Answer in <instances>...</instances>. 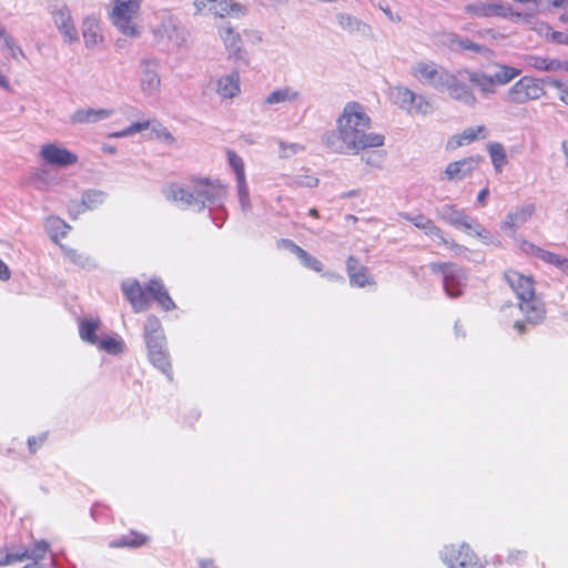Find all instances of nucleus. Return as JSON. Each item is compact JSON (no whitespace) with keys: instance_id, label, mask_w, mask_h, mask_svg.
<instances>
[{"instance_id":"24","label":"nucleus","mask_w":568,"mask_h":568,"mask_svg":"<svg viewBox=\"0 0 568 568\" xmlns=\"http://www.w3.org/2000/svg\"><path fill=\"white\" fill-rule=\"evenodd\" d=\"M240 92V73L237 71H232L231 73L217 79L216 93L222 99H233L239 95Z\"/></svg>"},{"instance_id":"8","label":"nucleus","mask_w":568,"mask_h":568,"mask_svg":"<svg viewBox=\"0 0 568 568\" xmlns=\"http://www.w3.org/2000/svg\"><path fill=\"white\" fill-rule=\"evenodd\" d=\"M545 94L542 82L531 77H523L506 93L505 101L511 104H524L538 100Z\"/></svg>"},{"instance_id":"58","label":"nucleus","mask_w":568,"mask_h":568,"mask_svg":"<svg viewBox=\"0 0 568 568\" xmlns=\"http://www.w3.org/2000/svg\"><path fill=\"white\" fill-rule=\"evenodd\" d=\"M568 72V61L559 59H550L549 72Z\"/></svg>"},{"instance_id":"41","label":"nucleus","mask_w":568,"mask_h":568,"mask_svg":"<svg viewBox=\"0 0 568 568\" xmlns=\"http://www.w3.org/2000/svg\"><path fill=\"white\" fill-rule=\"evenodd\" d=\"M106 199V193L99 190H90L83 193L82 195V204L89 209L93 210L101 205Z\"/></svg>"},{"instance_id":"22","label":"nucleus","mask_w":568,"mask_h":568,"mask_svg":"<svg viewBox=\"0 0 568 568\" xmlns=\"http://www.w3.org/2000/svg\"><path fill=\"white\" fill-rule=\"evenodd\" d=\"M534 212L535 206L531 204L518 207L515 211L509 212L505 221L501 223V229L504 231L509 230L510 235L513 236L516 230L523 226L531 217Z\"/></svg>"},{"instance_id":"28","label":"nucleus","mask_w":568,"mask_h":568,"mask_svg":"<svg viewBox=\"0 0 568 568\" xmlns=\"http://www.w3.org/2000/svg\"><path fill=\"white\" fill-rule=\"evenodd\" d=\"M466 79L469 80L470 83L476 85L479 91L485 97H489L496 93V89L491 83V80L488 77V73L481 71H474L469 69H464Z\"/></svg>"},{"instance_id":"6","label":"nucleus","mask_w":568,"mask_h":568,"mask_svg":"<svg viewBox=\"0 0 568 568\" xmlns=\"http://www.w3.org/2000/svg\"><path fill=\"white\" fill-rule=\"evenodd\" d=\"M409 73L422 85L442 92L452 71L433 60H419L410 65Z\"/></svg>"},{"instance_id":"11","label":"nucleus","mask_w":568,"mask_h":568,"mask_svg":"<svg viewBox=\"0 0 568 568\" xmlns=\"http://www.w3.org/2000/svg\"><path fill=\"white\" fill-rule=\"evenodd\" d=\"M430 267L434 272L443 274L444 290L447 296L455 298L463 294L467 281L463 268L450 263H433Z\"/></svg>"},{"instance_id":"51","label":"nucleus","mask_w":568,"mask_h":568,"mask_svg":"<svg viewBox=\"0 0 568 568\" xmlns=\"http://www.w3.org/2000/svg\"><path fill=\"white\" fill-rule=\"evenodd\" d=\"M527 63L536 70L549 72L550 58L528 55Z\"/></svg>"},{"instance_id":"7","label":"nucleus","mask_w":568,"mask_h":568,"mask_svg":"<svg viewBox=\"0 0 568 568\" xmlns=\"http://www.w3.org/2000/svg\"><path fill=\"white\" fill-rule=\"evenodd\" d=\"M390 97L396 105L410 115H427L434 111V102L430 98L407 87L397 85L392 88Z\"/></svg>"},{"instance_id":"27","label":"nucleus","mask_w":568,"mask_h":568,"mask_svg":"<svg viewBox=\"0 0 568 568\" xmlns=\"http://www.w3.org/2000/svg\"><path fill=\"white\" fill-rule=\"evenodd\" d=\"M211 12L221 18H240L244 14V7L234 0H213Z\"/></svg>"},{"instance_id":"53","label":"nucleus","mask_w":568,"mask_h":568,"mask_svg":"<svg viewBox=\"0 0 568 568\" xmlns=\"http://www.w3.org/2000/svg\"><path fill=\"white\" fill-rule=\"evenodd\" d=\"M526 551L524 550H510L507 555L505 562L509 566H521L526 558Z\"/></svg>"},{"instance_id":"1","label":"nucleus","mask_w":568,"mask_h":568,"mask_svg":"<svg viewBox=\"0 0 568 568\" xmlns=\"http://www.w3.org/2000/svg\"><path fill=\"white\" fill-rule=\"evenodd\" d=\"M371 125L365 106L349 101L337 116L335 129L325 132L321 141L334 154H358L363 150L384 145V135L369 132Z\"/></svg>"},{"instance_id":"43","label":"nucleus","mask_w":568,"mask_h":568,"mask_svg":"<svg viewBox=\"0 0 568 568\" xmlns=\"http://www.w3.org/2000/svg\"><path fill=\"white\" fill-rule=\"evenodd\" d=\"M459 36L454 32H440L434 36V43L456 51Z\"/></svg>"},{"instance_id":"23","label":"nucleus","mask_w":568,"mask_h":568,"mask_svg":"<svg viewBox=\"0 0 568 568\" xmlns=\"http://www.w3.org/2000/svg\"><path fill=\"white\" fill-rule=\"evenodd\" d=\"M148 297L155 301L164 311H172L175 308V303L170 297L164 284L153 278L146 284Z\"/></svg>"},{"instance_id":"60","label":"nucleus","mask_w":568,"mask_h":568,"mask_svg":"<svg viewBox=\"0 0 568 568\" xmlns=\"http://www.w3.org/2000/svg\"><path fill=\"white\" fill-rule=\"evenodd\" d=\"M17 552H6L0 549V567L9 566L13 562L19 561L17 558Z\"/></svg>"},{"instance_id":"48","label":"nucleus","mask_w":568,"mask_h":568,"mask_svg":"<svg viewBox=\"0 0 568 568\" xmlns=\"http://www.w3.org/2000/svg\"><path fill=\"white\" fill-rule=\"evenodd\" d=\"M424 232L428 237L438 244H449V240L444 236V232L433 221L427 225Z\"/></svg>"},{"instance_id":"39","label":"nucleus","mask_w":568,"mask_h":568,"mask_svg":"<svg viewBox=\"0 0 568 568\" xmlns=\"http://www.w3.org/2000/svg\"><path fill=\"white\" fill-rule=\"evenodd\" d=\"M520 248L526 254L532 255L547 264L551 263L552 256L555 254L550 251L538 247L528 241H523V243L520 244Z\"/></svg>"},{"instance_id":"16","label":"nucleus","mask_w":568,"mask_h":568,"mask_svg":"<svg viewBox=\"0 0 568 568\" xmlns=\"http://www.w3.org/2000/svg\"><path fill=\"white\" fill-rule=\"evenodd\" d=\"M121 288L135 313L144 312L150 307L146 287L143 288L139 281L126 280Z\"/></svg>"},{"instance_id":"31","label":"nucleus","mask_w":568,"mask_h":568,"mask_svg":"<svg viewBox=\"0 0 568 568\" xmlns=\"http://www.w3.org/2000/svg\"><path fill=\"white\" fill-rule=\"evenodd\" d=\"M300 98V92L291 87L277 88L266 95L264 103L268 105L294 102Z\"/></svg>"},{"instance_id":"38","label":"nucleus","mask_w":568,"mask_h":568,"mask_svg":"<svg viewBox=\"0 0 568 568\" xmlns=\"http://www.w3.org/2000/svg\"><path fill=\"white\" fill-rule=\"evenodd\" d=\"M488 152L495 171L500 173L507 164V154L504 145L498 142L489 143Z\"/></svg>"},{"instance_id":"20","label":"nucleus","mask_w":568,"mask_h":568,"mask_svg":"<svg viewBox=\"0 0 568 568\" xmlns=\"http://www.w3.org/2000/svg\"><path fill=\"white\" fill-rule=\"evenodd\" d=\"M111 109L80 108L70 115L72 124H93L113 115Z\"/></svg>"},{"instance_id":"35","label":"nucleus","mask_w":568,"mask_h":568,"mask_svg":"<svg viewBox=\"0 0 568 568\" xmlns=\"http://www.w3.org/2000/svg\"><path fill=\"white\" fill-rule=\"evenodd\" d=\"M148 540V537L139 534L136 531H130L126 535H123L112 541H110L109 547L111 548H123V547H130V548H136L145 544Z\"/></svg>"},{"instance_id":"18","label":"nucleus","mask_w":568,"mask_h":568,"mask_svg":"<svg viewBox=\"0 0 568 568\" xmlns=\"http://www.w3.org/2000/svg\"><path fill=\"white\" fill-rule=\"evenodd\" d=\"M146 347L149 359L152 365L161 371L170 381H172V366L166 348V341H164V343H150L146 344Z\"/></svg>"},{"instance_id":"21","label":"nucleus","mask_w":568,"mask_h":568,"mask_svg":"<svg viewBox=\"0 0 568 568\" xmlns=\"http://www.w3.org/2000/svg\"><path fill=\"white\" fill-rule=\"evenodd\" d=\"M480 158L469 156L452 162L445 170V176L450 181H460L470 176L476 169Z\"/></svg>"},{"instance_id":"30","label":"nucleus","mask_w":568,"mask_h":568,"mask_svg":"<svg viewBox=\"0 0 568 568\" xmlns=\"http://www.w3.org/2000/svg\"><path fill=\"white\" fill-rule=\"evenodd\" d=\"M82 36L87 48H93L102 41L100 26L95 18L89 17L83 21Z\"/></svg>"},{"instance_id":"63","label":"nucleus","mask_w":568,"mask_h":568,"mask_svg":"<svg viewBox=\"0 0 568 568\" xmlns=\"http://www.w3.org/2000/svg\"><path fill=\"white\" fill-rule=\"evenodd\" d=\"M150 125H151V121H143V122H134L129 128L132 130L133 134H135L138 132L149 129Z\"/></svg>"},{"instance_id":"56","label":"nucleus","mask_w":568,"mask_h":568,"mask_svg":"<svg viewBox=\"0 0 568 568\" xmlns=\"http://www.w3.org/2000/svg\"><path fill=\"white\" fill-rule=\"evenodd\" d=\"M47 439V435L45 434H41L40 436H30L28 438V447H29V450L30 453H36L41 446L42 444L45 442Z\"/></svg>"},{"instance_id":"61","label":"nucleus","mask_w":568,"mask_h":568,"mask_svg":"<svg viewBox=\"0 0 568 568\" xmlns=\"http://www.w3.org/2000/svg\"><path fill=\"white\" fill-rule=\"evenodd\" d=\"M213 4V0H195L194 7L197 13H202L204 11L211 12V7Z\"/></svg>"},{"instance_id":"62","label":"nucleus","mask_w":568,"mask_h":568,"mask_svg":"<svg viewBox=\"0 0 568 568\" xmlns=\"http://www.w3.org/2000/svg\"><path fill=\"white\" fill-rule=\"evenodd\" d=\"M362 160L366 162V164L368 165H372V166H378L382 162V155H376V154H369V155H364L362 156Z\"/></svg>"},{"instance_id":"10","label":"nucleus","mask_w":568,"mask_h":568,"mask_svg":"<svg viewBox=\"0 0 568 568\" xmlns=\"http://www.w3.org/2000/svg\"><path fill=\"white\" fill-rule=\"evenodd\" d=\"M439 556L448 568H484L467 544L447 545L440 550Z\"/></svg>"},{"instance_id":"4","label":"nucleus","mask_w":568,"mask_h":568,"mask_svg":"<svg viewBox=\"0 0 568 568\" xmlns=\"http://www.w3.org/2000/svg\"><path fill=\"white\" fill-rule=\"evenodd\" d=\"M140 10L139 0H113L109 18L120 33L138 39L142 34L141 28L135 22Z\"/></svg>"},{"instance_id":"34","label":"nucleus","mask_w":568,"mask_h":568,"mask_svg":"<svg viewBox=\"0 0 568 568\" xmlns=\"http://www.w3.org/2000/svg\"><path fill=\"white\" fill-rule=\"evenodd\" d=\"M61 250H62L64 256L71 263H73L74 265H77L81 268L91 270L97 266L95 261L89 255L82 254V253L78 252L77 250L64 246V245L61 246Z\"/></svg>"},{"instance_id":"55","label":"nucleus","mask_w":568,"mask_h":568,"mask_svg":"<svg viewBox=\"0 0 568 568\" xmlns=\"http://www.w3.org/2000/svg\"><path fill=\"white\" fill-rule=\"evenodd\" d=\"M280 149H281V156L287 158L292 154H296L297 152L302 151L303 148L297 143H285L280 142Z\"/></svg>"},{"instance_id":"45","label":"nucleus","mask_w":568,"mask_h":568,"mask_svg":"<svg viewBox=\"0 0 568 568\" xmlns=\"http://www.w3.org/2000/svg\"><path fill=\"white\" fill-rule=\"evenodd\" d=\"M480 135L481 138L486 136V128L484 125L469 126L460 134L458 145L470 143L477 140Z\"/></svg>"},{"instance_id":"19","label":"nucleus","mask_w":568,"mask_h":568,"mask_svg":"<svg viewBox=\"0 0 568 568\" xmlns=\"http://www.w3.org/2000/svg\"><path fill=\"white\" fill-rule=\"evenodd\" d=\"M346 272L352 286L363 288L375 284L368 268L361 264L358 258L353 255H351L346 261Z\"/></svg>"},{"instance_id":"59","label":"nucleus","mask_w":568,"mask_h":568,"mask_svg":"<svg viewBox=\"0 0 568 568\" xmlns=\"http://www.w3.org/2000/svg\"><path fill=\"white\" fill-rule=\"evenodd\" d=\"M540 81L542 82V85L546 84V85L557 89L559 91V94L562 93V91L566 89V85L568 84V81L564 82L561 80H557V79H552V78H545V79H541Z\"/></svg>"},{"instance_id":"57","label":"nucleus","mask_w":568,"mask_h":568,"mask_svg":"<svg viewBox=\"0 0 568 568\" xmlns=\"http://www.w3.org/2000/svg\"><path fill=\"white\" fill-rule=\"evenodd\" d=\"M550 265H554L559 271L568 275V258L559 254H554Z\"/></svg>"},{"instance_id":"42","label":"nucleus","mask_w":568,"mask_h":568,"mask_svg":"<svg viewBox=\"0 0 568 568\" xmlns=\"http://www.w3.org/2000/svg\"><path fill=\"white\" fill-rule=\"evenodd\" d=\"M237 199L243 212H248L252 209L250 190L246 179L236 181Z\"/></svg>"},{"instance_id":"52","label":"nucleus","mask_w":568,"mask_h":568,"mask_svg":"<svg viewBox=\"0 0 568 568\" xmlns=\"http://www.w3.org/2000/svg\"><path fill=\"white\" fill-rule=\"evenodd\" d=\"M545 29L547 30L546 39L548 41L555 42L557 44L568 45V33L554 31L548 24H545Z\"/></svg>"},{"instance_id":"54","label":"nucleus","mask_w":568,"mask_h":568,"mask_svg":"<svg viewBox=\"0 0 568 568\" xmlns=\"http://www.w3.org/2000/svg\"><path fill=\"white\" fill-rule=\"evenodd\" d=\"M277 247L278 248H285L290 251L291 253L295 254L297 257L303 253V248L295 244L292 240L288 239H281L277 241Z\"/></svg>"},{"instance_id":"50","label":"nucleus","mask_w":568,"mask_h":568,"mask_svg":"<svg viewBox=\"0 0 568 568\" xmlns=\"http://www.w3.org/2000/svg\"><path fill=\"white\" fill-rule=\"evenodd\" d=\"M400 216L413 223L417 229L425 231L432 220L423 214L412 215L410 213H402Z\"/></svg>"},{"instance_id":"36","label":"nucleus","mask_w":568,"mask_h":568,"mask_svg":"<svg viewBox=\"0 0 568 568\" xmlns=\"http://www.w3.org/2000/svg\"><path fill=\"white\" fill-rule=\"evenodd\" d=\"M45 230L49 233L50 237L58 242L59 239L65 237L70 226L62 219L58 216H50L45 221Z\"/></svg>"},{"instance_id":"3","label":"nucleus","mask_w":568,"mask_h":568,"mask_svg":"<svg viewBox=\"0 0 568 568\" xmlns=\"http://www.w3.org/2000/svg\"><path fill=\"white\" fill-rule=\"evenodd\" d=\"M504 277L518 298V305L506 304L500 313L505 321L511 322L519 335L542 322L546 308L542 300L536 295L535 281L530 275L515 270L505 272Z\"/></svg>"},{"instance_id":"32","label":"nucleus","mask_w":568,"mask_h":568,"mask_svg":"<svg viewBox=\"0 0 568 568\" xmlns=\"http://www.w3.org/2000/svg\"><path fill=\"white\" fill-rule=\"evenodd\" d=\"M50 549L49 544L45 540H37L31 548L24 549L23 551H17L16 558L19 561L30 559L34 561V565L40 564Z\"/></svg>"},{"instance_id":"49","label":"nucleus","mask_w":568,"mask_h":568,"mask_svg":"<svg viewBox=\"0 0 568 568\" xmlns=\"http://www.w3.org/2000/svg\"><path fill=\"white\" fill-rule=\"evenodd\" d=\"M298 260L301 261V263H302L305 267H307V268H310V270H312V271H314V272L320 273V272H322V271H323V264H322V262H321L318 258H316L315 256H313V255H311L310 253H307L305 250H304V251H303V253L298 256Z\"/></svg>"},{"instance_id":"13","label":"nucleus","mask_w":568,"mask_h":568,"mask_svg":"<svg viewBox=\"0 0 568 568\" xmlns=\"http://www.w3.org/2000/svg\"><path fill=\"white\" fill-rule=\"evenodd\" d=\"M159 60L144 58L139 65L140 87L145 97H154L160 92L161 78Z\"/></svg>"},{"instance_id":"40","label":"nucleus","mask_w":568,"mask_h":568,"mask_svg":"<svg viewBox=\"0 0 568 568\" xmlns=\"http://www.w3.org/2000/svg\"><path fill=\"white\" fill-rule=\"evenodd\" d=\"M124 347V342L120 337H106L99 342V348L111 355L123 353Z\"/></svg>"},{"instance_id":"26","label":"nucleus","mask_w":568,"mask_h":568,"mask_svg":"<svg viewBox=\"0 0 568 568\" xmlns=\"http://www.w3.org/2000/svg\"><path fill=\"white\" fill-rule=\"evenodd\" d=\"M336 19L338 26L351 34H359L365 37L368 36L372 31L371 26L352 14L341 12L337 13Z\"/></svg>"},{"instance_id":"15","label":"nucleus","mask_w":568,"mask_h":568,"mask_svg":"<svg viewBox=\"0 0 568 568\" xmlns=\"http://www.w3.org/2000/svg\"><path fill=\"white\" fill-rule=\"evenodd\" d=\"M153 33L155 37H166L175 45L184 44L187 39V31L184 26L179 18L170 13L162 17L160 26L153 29Z\"/></svg>"},{"instance_id":"2","label":"nucleus","mask_w":568,"mask_h":568,"mask_svg":"<svg viewBox=\"0 0 568 568\" xmlns=\"http://www.w3.org/2000/svg\"><path fill=\"white\" fill-rule=\"evenodd\" d=\"M165 199L181 210L213 213L212 222L221 227L225 221L224 202L226 187L217 180L192 176L182 182L170 183L163 187Z\"/></svg>"},{"instance_id":"5","label":"nucleus","mask_w":568,"mask_h":568,"mask_svg":"<svg viewBox=\"0 0 568 568\" xmlns=\"http://www.w3.org/2000/svg\"><path fill=\"white\" fill-rule=\"evenodd\" d=\"M438 216L449 225L479 237L485 244L493 242V236L475 217L469 216L456 205L445 204L438 209Z\"/></svg>"},{"instance_id":"37","label":"nucleus","mask_w":568,"mask_h":568,"mask_svg":"<svg viewBox=\"0 0 568 568\" xmlns=\"http://www.w3.org/2000/svg\"><path fill=\"white\" fill-rule=\"evenodd\" d=\"M100 321L98 318L81 320L79 323L80 337L89 344H97L98 337L95 332L98 331Z\"/></svg>"},{"instance_id":"17","label":"nucleus","mask_w":568,"mask_h":568,"mask_svg":"<svg viewBox=\"0 0 568 568\" xmlns=\"http://www.w3.org/2000/svg\"><path fill=\"white\" fill-rule=\"evenodd\" d=\"M41 158L49 164L57 166H69L78 161V156L55 143H48L41 146Z\"/></svg>"},{"instance_id":"29","label":"nucleus","mask_w":568,"mask_h":568,"mask_svg":"<svg viewBox=\"0 0 568 568\" xmlns=\"http://www.w3.org/2000/svg\"><path fill=\"white\" fill-rule=\"evenodd\" d=\"M494 68H495V71L491 73H488V77L491 80V83L495 88L497 85L508 84L521 72L517 68L509 67L506 64H499V63L495 64Z\"/></svg>"},{"instance_id":"14","label":"nucleus","mask_w":568,"mask_h":568,"mask_svg":"<svg viewBox=\"0 0 568 568\" xmlns=\"http://www.w3.org/2000/svg\"><path fill=\"white\" fill-rule=\"evenodd\" d=\"M50 14L64 41L72 43L79 40L70 8L65 3L57 2L51 4Z\"/></svg>"},{"instance_id":"47","label":"nucleus","mask_w":568,"mask_h":568,"mask_svg":"<svg viewBox=\"0 0 568 568\" xmlns=\"http://www.w3.org/2000/svg\"><path fill=\"white\" fill-rule=\"evenodd\" d=\"M150 128H151L152 133H154L156 139L165 142L168 144H172L175 141V139L171 134V132L163 124H161L160 122L151 121Z\"/></svg>"},{"instance_id":"64","label":"nucleus","mask_w":568,"mask_h":568,"mask_svg":"<svg viewBox=\"0 0 568 568\" xmlns=\"http://www.w3.org/2000/svg\"><path fill=\"white\" fill-rule=\"evenodd\" d=\"M4 45L11 51L12 55L16 57V51L22 53V51L16 45V42L11 36L3 40Z\"/></svg>"},{"instance_id":"12","label":"nucleus","mask_w":568,"mask_h":568,"mask_svg":"<svg viewBox=\"0 0 568 568\" xmlns=\"http://www.w3.org/2000/svg\"><path fill=\"white\" fill-rule=\"evenodd\" d=\"M464 75V70L452 72L443 92L447 93L450 99L473 108L478 103V99L473 88L463 80Z\"/></svg>"},{"instance_id":"46","label":"nucleus","mask_w":568,"mask_h":568,"mask_svg":"<svg viewBox=\"0 0 568 568\" xmlns=\"http://www.w3.org/2000/svg\"><path fill=\"white\" fill-rule=\"evenodd\" d=\"M465 51H470L476 54H484L488 51V49L485 45L478 44L468 39L459 37L455 52H465Z\"/></svg>"},{"instance_id":"9","label":"nucleus","mask_w":568,"mask_h":568,"mask_svg":"<svg viewBox=\"0 0 568 568\" xmlns=\"http://www.w3.org/2000/svg\"><path fill=\"white\" fill-rule=\"evenodd\" d=\"M465 13L475 18H519L521 14L514 12L513 7L500 0H479L468 3L464 8Z\"/></svg>"},{"instance_id":"33","label":"nucleus","mask_w":568,"mask_h":568,"mask_svg":"<svg viewBox=\"0 0 568 568\" xmlns=\"http://www.w3.org/2000/svg\"><path fill=\"white\" fill-rule=\"evenodd\" d=\"M144 339L145 344L156 342L164 343V341H166L162 329L161 322L154 315H150L146 318V322L144 324Z\"/></svg>"},{"instance_id":"25","label":"nucleus","mask_w":568,"mask_h":568,"mask_svg":"<svg viewBox=\"0 0 568 568\" xmlns=\"http://www.w3.org/2000/svg\"><path fill=\"white\" fill-rule=\"evenodd\" d=\"M219 34L230 55L240 58L242 40L239 32H236L229 22H224L219 27Z\"/></svg>"},{"instance_id":"44","label":"nucleus","mask_w":568,"mask_h":568,"mask_svg":"<svg viewBox=\"0 0 568 568\" xmlns=\"http://www.w3.org/2000/svg\"><path fill=\"white\" fill-rule=\"evenodd\" d=\"M226 155L229 165L235 173L236 181L246 179L243 159L232 150H229Z\"/></svg>"}]
</instances>
